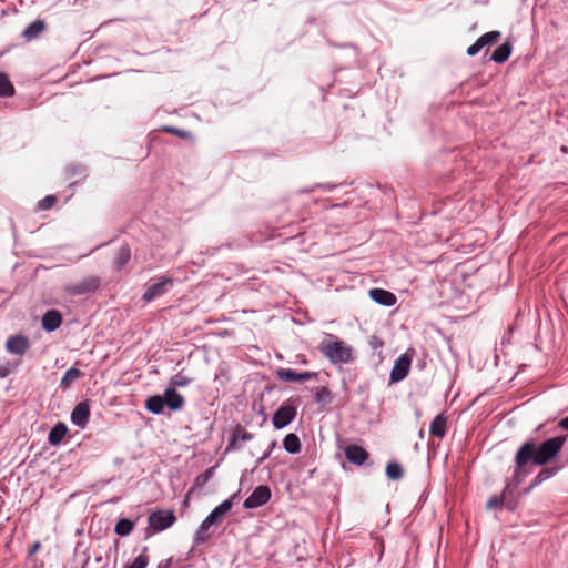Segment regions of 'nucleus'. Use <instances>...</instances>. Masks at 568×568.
Instances as JSON below:
<instances>
[{
  "label": "nucleus",
  "instance_id": "50",
  "mask_svg": "<svg viewBox=\"0 0 568 568\" xmlns=\"http://www.w3.org/2000/svg\"><path fill=\"white\" fill-rule=\"evenodd\" d=\"M534 488H535V487H531V484H530L527 488H525L524 493H525V494H528V493H530Z\"/></svg>",
  "mask_w": 568,
  "mask_h": 568
},
{
  "label": "nucleus",
  "instance_id": "47",
  "mask_svg": "<svg viewBox=\"0 0 568 568\" xmlns=\"http://www.w3.org/2000/svg\"><path fill=\"white\" fill-rule=\"evenodd\" d=\"M335 187V185H332V184H323L321 185V189H322V192L323 191H331Z\"/></svg>",
  "mask_w": 568,
  "mask_h": 568
},
{
  "label": "nucleus",
  "instance_id": "17",
  "mask_svg": "<svg viewBox=\"0 0 568 568\" xmlns=\"http://www.w3.org/2000/svg\"><path fill=\"white\" fill-rule=\"evenodd\" d=\"M368 295L375 303L382 306L389 307L395 305L397 302L394 293L379 287L371 288Z\"/></svg>",
  "mask_w": 568,
  "mask_h": 568
},
{
  "label": "nucleus",
  "instance_id": "45",
  "mask_svg": "<svg viewBox=\"0 0 568 568\" xmlns=\"http://www.w3.org/2000/svg\"><path fill=\"white\" fill-rule=\"evenodd\" d=\"M304 471L307 473V476L304 478V480H306L307 478H313L314 473H316V468L315 467L308 468V469L303 468L302 473H304Z\"/></svg>",
  "mask_w": 568,
  "mask_h": 568
},
{
  "label": "nucleus",
  "instance_id": "6",
  "mask_svg": "<svg viewBox=\"0 0 568 568\" xmlns=\"http://www.w3.org/2000/svg\"><path fill=\"white\" fill-rule=\"evenodd\" d=\"M272 493L268 486L260 485L251 493L244 500L243 507L245 509H256L262 507L271 499Z\"/></svg>",
  "mask_w": 568,
  "mask_h": 568
},
{
  "label": "nucleus",
  "instance_id": "21",
  "mask_svg": "<svg viewBox=\"0 0 568 568\" xmlns=\"http://www.w3.org/2000/svg\"><path fill=\"white\" fill-rule=\"evenodd\" d=\"M68 433V427L64 423H57L49 432L48 443L51 446H59Z\"/></svg>",
  "mask_w": 568,
  "mask_h": 568
},
{
  "label": "nucleus",
  "instance_id": "8",
  "mask_svg": "<svg viewBox=\"0 0 568 568\" xmlns=\"http://www.w3.org/2000/svg\"><path fill=\"white\" fill-rule=\"evenodd\" d=\"M412 359L407 354H402L394 363L389 375V384L398 383L409 373Z\"/></svg>",
  "mask_w": 568,
  "mask_h": 568
},
{
  "label": "nucleus",
  "instance_id": "29",
  "mask_svg": "<svg viewBox=\"0 0 568 568\" xmlns=\"http://www.w3.org/2000/svg\"><path fill=\"white\" fill-rule=\"evenodd\" d=\"M14 94V87L11 83L9 77L0 72V97L1 98H10Z\"/></svg>",
  "mask_w": 568,
  "mask_h": 568
},
{
  "label": "nucleus",
  "instance_id": "20",
  "mask_svg": "<svg viewBox=\"0 0 568 568\" xmlns=\"http://www.w3.org/2000/svg\"><path fill=\"white\" fill-rule=\"evenodd\" d=\"M47 29V23L44 20L37 19L29 23L21 36L26 41H33L40 37V34Z\"/></svg>",
  "mask_w": 568,
  "mask_h": 568
},
{
  "label": "nucleus",
  "instance_id": "34",
  "mask_svg": "<svg viewBox=\"0 0 568 568\" xmlns=\"http://www.w3.org/2000/svg\"><path fill=\"white\" fill-rule=\"evenodd\" d=\"M67 178L87 176V168L82 164H70L67 170Z\"/></svg>",
  "mask_w": 568,
  "mask_h": 568
},
{
  "label": "nucleus",
  "instance_id": "23",
  "mask_svg": "<svg viewBox=\"0 0 568 568\" xmlns=\"http://www.w3.org/2000/svg\"><path fill=\"white\" fill-rule=\"evenodd\" d=\"M447 418L439 414L430 423L429 433L436 438H444L446 435Z\"/></svg>",
  "mask_w": 568,
  "mask_h": 568
},
{
  "label": "nucleus",
  "instance_id": "30",
  "mask_svg": "<svg viewBox=\"0 0 568 568\" xmlns=\"http://www.w3.org/2000/svg\"><path fill=\"white\" fill-rule=\"evenodd\" d=\"M386 476L390 480H399L404 476V470L397 462H390L386 466Z\"/></svg>",
  "mask_w": 568,
  "mask_h": 568
},
{
  "label": "nucleus",
  "instance_id": "46",
  "mask_svg": "<svg viewBox=\"0 0 568 568\" xmlns=\"http://www.w3.org/2000/svg\"><path fill=\"white\" fill-rule=\"evenodd\" d=\"M558 426L562 429H568V416L561 418L559 422H558Z\"/></svg>",
  "mask_w": 568,
  "mask_h": 568
},
{
  "label": "nucleus",
  "instance_id": "48",
  "mask_svg": "<svg viewBox=\"0 0 568 568\" xmlns=\"http://www.w3.org/2000/svg\"><path fill=\"white\" fill-rule=\"evenodd\" d=\"M372 345H373V347H376L377 345L382 346V345H383V343H382V341H379V339L375 338V341H374V342H372Z\"/></svg>",
  "mask_w": 568,
  "mask_h": 568
},
{
  "label": "nucleus",
  "instance_id": "25",
  "mask_svg": "<svg viewBox=\"0 0 568 568\" xmlns=\"http://www.w3.org/2000/svg\"><path fill=\"white\" fill-rule=\"evenodd\" d=\"M81 376H83V372L75 368V367H70L65 373L64 375L62 376L61 381H60V384H59V387L62 389V390H67L71 387V385L78 379L80 378Z\"/></svg>",
  "mask_w": 568,
  "mask_h": 568
},
{
  "label": "nucleus",
  "instance_id": "31",
  "mask_svg": "<svg viewBox=\"0 0 568 568\" xmlns=\"http://www.w3.org/2000/svg\"><path fill=\"white\" fill-rule=\"evenodd\" d=\"M510 491V485L507 484L501 495L491 496L486 504L487 509H495L500 507L505 499L507 498V494Z\"/></svg>",
  "mask_w": 568,
  "mask_h": 568
},
{
  "label": "nucleus",
  "instance_id": "1",
  "mask_svg": "<svg viewBox=\"0 0 568 568\" xmlns=\"http://www.w3.org/2000/svg\"><path fill=\"white\" fill-rule=\"evenodd\" d=\"M566 437L562 435L554 436L536 443L532 439L524 442L515 454V469L513 474L514 488L523 481L528 471L525 467L530 463L535 466H547L562 464L558 456L565 445Z\"/></svg>",
  "mask_w": 568,
  "mask_h": 568
},
{
  "label": "nucleus",
  "instance_id": "27",
  "mask_svg": "<svg viewBox=\"0 0 568 568\" xmlns=\"http://www.w3.org/2000/svg\"><path fill=\"white\" fill-rule=\"evenodd\" d=\"M283 447L288 454H297L301 450V440L296 434H287L283 439Z\"/></svg>",
  "mask_w": 568,
  "mask_h": 568
},
{
  "label": "nucleus",
  "instance_id": "14",
  "mask_svg": "<svg viewBox=\"0 0 568 568\" xmlns=\"http://www.w3.org/2000/svg\"><path fill=\"white\" fill-rule=\"evenodd\" d=\"M345 457L349 463L362 466L368 459L369 454L364 447L352 444L345 448Z\"/></svg>",
  "mask_w": 568,
  "mask_h": 568
},
{
  "label": "nucleus",
  "instance_id": "38",
  "mask_svg": "<svg viewBox=\"0 0 568 568\" xmlns=\"http://www.w3.org/2000/svg\"><path fill=\"white\" fill-rule=\"evenodd\" d=\"M484 48L483 42L478 38L470 47L467 49V54L470 57L476 55Z\"/></svg>",
  "mask_w": 568,
  "mask_h": 568
},
{
  "label": "nucleus",
  "instance_id": "39",
  "mask_svg": "<svg viewBox=\"0 0 568 568\" xmlns=\"http://www.w3.org/2000/svg\"><path fill=\"white\" fill-rule=\"evenodd\" d=\"M333 400L332 393L328 390V388L322 386V407L331 404Z\"/></svg>",
  "mask_w": 568,
  "mask_h": 568
},
{
  "label": "nucleus",
  "instance_id": "26",
  "mask_svg": "<svg viewBox=\"0 0 568 568\" xmlns=\"http://www.w3.org/2000/svg\"><path fill=\"white\" fill-rule=\"evenodd\" d=\"M211 526H215L213 523H207V517L201 523L195 535H194V545L200 546L209 540L211 535L209 534V528Z\"/></svg>",
  "mask_w": 568,
  "mask_h": 568
},
{
  "label": "nucleus",
  "instance_id": "12",
  "mask_svg": "<svg viewBox=\"0 0 568 568\" xmlns=\"http://www.w3.org/2000/svg\"><path fill=\"white\" fill-rule=\"evenodd\" d=\"M254 438V435L245 430L240 424H237L231 433L225 453L241 449L240 442H248Z\"/></svg>",
  "mask_w": 568,
  "mask_h": 568
},
{
  "label": "nucleus",
  "instance_id": "19",
  "mask_svg": "<svg viewBox=\"0 0 568 568\" xmlns=\"http://www.w3.org/2000/svg\"><path fill=\"white\" fill-rule=\"evenodd\" d=\"M42 328L47 332H54L62 324V314L58 310H48L41 320Z\"/></svg>",
  "mask_w": 568,
  "mask_h": 568
},
{
  "label": "nucleus",
  "instance_id": "15",
  "mask_svg": "<svg viewBox=\"0 0 568 568\" xmlns=\"http://www.w3.org/2000/svg\"><path fill=\"white\" fill-rule=\"evenodd\" d=\"M132 253L129 244H122L114 253L112 258V268L115 272H121L131 261Z\"/></svg>",
  "mask_w": 568,
  "mask_h": 568
},
{
  "label": "nucleus",
  "instance_id": "3",
  "mask_svg": "<svg viewBox=\"0 0 568 568\" xmlns=\"http://www.w3.org/2000/svg\"><path fill=\"white\" fill-rule=\"evenodd\" d=\"M176 521L173 510L158 509L152 511L148 517V527L145 529V538H150L154 532H161Z\"/></svg>",
  "mask_w": 568,
  "mask_h": 568
},
{
  "label": "nucleus",
  "instance_id": "33",
  "mask_svg": "<svg viewBox=\"0 0 568 568\" xmlns=\"http://www.w3.org/2000/svg\"><path fill=\"white\" fill-rule=\"evenodd\" d=\"M191 383V378L183 375L182 373H178L174 376L171 377L169 387H173L176 389V387H185Z\"/></svg>",
  "mask_w": 568,
  "mask_h": 568
},
{
  "label": "nucleus",
  "instance_id": "32",
  "mask_svg": "<svg viewBox=\"0 0 568 568\" xmlns=\"http://www.w3.org/2000/svg\"><path fill=\"white\" fill-rule=\"evenodd\" d=\"M148 547L144 546L142 552L130 564L123 568H146L149 565V556L146 555Z\"/></svg>",
  "mask_w": 568,
  "mask_h": 568
},
{
  "label": "nucleus",
  "instance_id": "42",
  "mask_svg": "<svg viewBox=\"0 0 568 568\" xmlns=\"http://www.w3.org/2000/svg\"><path fill=\"white\" fill-rule=\"evenodd\" d=\"M41 548L40 541L33 542V545L29 549V556L34 555Z\"/></svg>",
  "mask_w": 568,
  "mask_h": 568
},
{
  "label": "nucleus",
  "instance_id": "28",
  "mask_svg": "<svg viewBox=\"0 0 568 568\" xmlns=\"http://www.w3.org/2000/svg\"><path fill=\"white\" fill-rule=\"evenodd\" d=\"M135 523L129 518H121L116 521L114 526V532L118 536L125 537L132 532L134 529Z\"/></svg>",
  "mask_w": 568,
  "mask_h": 568
},
{
  "label": "nucleus",
  "instance_id": "10",
  "mask_svg": "<svg viewBox=\"0 0 568 568\" xmlns=\"http://www.w3.org/2000/svg\"><path fill=\"white\" fill-rule=\"evenodd\" d=\"M30 347V341L21 334L11 335L6 342V351L10 354L22 356Z\"/></svg>",
  "mask_w": 568,
  "mask_h": 568
},
{
  "label": "nucleus",
  "instance_id": "16",
  "mask_svg": "<svg viewBox=\"0 0 568 568\" xmlns=\"http://www.w3.org/2000/svg\"><path fill=\"white\" fill-rule=\"evenodd\" d=\"M165 407L172 412L181 410L185 405L184 397L173 387H166L163 394Z\"/></svg>",
  "mask_w": 568,
  "mask_h": 568
},
{
  "label": "nucleus",
  "instance_id": "36",
  "mask_svg": "<svg viewBox=\"0 0 568 568\" xmlns=\"http://www.w3.org/2000/svg\"><path fill=\"white\" fill-rule=\"evenodd\" d=\"M214 474V467L207 468L204 473L200 474L196 479L195 484L197 486H204L213 476Z\"/></svg>",
  "mask_w": 568,
  "mask_h": 568
},
{
  "label": "nucleus",
  "instance_id": "2",
  "mask_svg": "<svg viewBox=\"0 0 568 568\" xmlns=\"http://www.w3.org/2000/svg\"><path fill=\"white\" fill-rule=\"evenodd\" d=\"M322 353L335 365L349 364L355 359L353 347L333 334H325L322 339Z\"/></svg>",
  "mask_w": 568,
  "mask_h": 568
},
{
  "label": "nucleus",
  "instance_id": "35",
  "mask_svg": "<svg viewBox=\"0 0 568 568\" xmlns=\"http://www.w3.org/2000/svg\"><path fill=\"white\" fill-rule=\"evenodd\" d=\"M500 37H501V33L499 31L494 30V31L484 33L483 36L479 37V39H480V42H483L484 47H486V45H490V44H494L495 42H497Z\"/></svg>",
  "mask_w": 568,
  "mask_h": 568
},
{
  "label": "nucleus",
  "instance_id": "4",
  "mask_svg": "<svg viewBox=\"0 0 568 568\" xmlns=\"http://www.w3.org/2000/svg\"><path fill=\"white\" fill-rule=\"evenodd\" d=\"M101 278L98 275H90L79 282L68 284L64 292L72 296L92 294L99 290Z\"/></svg>",
  "mask_w": 568,
  "mask_h": 568
},
{
  "label": "nucleus",
  "instance_id": "40",
  "mask_svg": "<svg viewBox=\"0 0 568 568\" xmlns=\"http://www.w3.org/2000/svg\"><path fill=\"white\" fill-rule=\"evenodd\" d=\"M163 131L172 133L178 136H186L189 134L186 131L181 130L179 128H174V126H164Z\"/></svg>",
  "mask_w": 568,
  "mask_h": 568
},
{
  "label": "nucleus",
  "instance_id": "43",
  "mask_svg": "<svg viewBox=\"0 0 568 568\" xmlns=\"http://www.w3.org/2000/svg\"><path fill=\"white\" fill-rule=\"evenodd\" d=\"M172 565V558H169V559H165V560H162L158 564V567L156 568H170Z\"/></svg>",
  "mask_w": 568,
  "mask_h": 568
},
{
  "label": "nucleus",
  "instance_id": "13",
  "mask_svg": "<svg viewBox=\"0 0 568 568\" xmlns=\"http://www.w3.org/2000/svg\"><path fill=\"white\" fill-rule=\"evenodd\" d=\"M239 493L233 494L229 499L223 500L217 505L206 517L207 523L219 525L226 514L232 509L233 501L237 498Z\"/></svg>",
  "mask_w": 568,
  "mask_h": 568
},
{
  "label": "nucleus",
  "instance_id": "44",
  "mask_svg": "<svg viewBox=\"0 0 568 568\" xmlns=\"http://www.w3.org/2000/svg\"><path fill=\"white\" fill-rule=\"evenodd\" d=\"M10 371L7 366L0 365V378H6Z\"/></svg>",
  "mask_w": 568,
  "mask_h": 568
},
{
  "label": "nucleus",
  "instance_id": "7",
  "mask_svg": "<svg viewBox=\"0 0 568 568\" xmlns=\"http://www.w3.org/2000/svg\"><path fill=\"white\" fill-rule=\"evenodd\" d=\"M173 280L171 277L162 276L155 283H151L146 286L145 292L142 295V300L146 303L154 301L155 298L163 296L169 286H172Z\"/></svg>",
  "mask_w": 568,
  "mask_h": 568
},
{
  "label": "nucleus",
  "instance_id": "11",
  "mask_svg": "<svg viewBox=\"0 0 568 568\" xmlns=\"http://www.w3.org/2000/svg\"><path fill=\"white\" fill-rule=\"evenodd\" d=\"M276 376L278 379L284 382L297 383L311 378H317L318 374L316 372H296L292 368H278L276 371Z\"/></svg>",
  "mask_w": 568,
  "mask_h": 568
},
{
  "label": "nucleus",
  "instance_id": "9",
  "mask_svg": "<svg viewBox=\"0 0 568 568\" xmlns=\"http://www.w3.org/2000/svg\"><path fill=\"white\" fill-rule=\"evenodd\" d=\"M71 423L79 427L85 428L90 420V404L89 400H82L75 405L70 416Z\"/></svg>",
  "mask_w": 568,
  "mask_h": 568
},
{
  "label": "nucleus",
  "instance_id": "5",
  "mask_svg": "<svg viewBox=\"0 0 568 568\" xmlns=\"http://www.w3.org/2000/svg\"><path fill=\"white\" fill-rule=\"evenodd\" d=\"M296 416V406L285 402L274 413L272 423L276 429H282L293 422Z\"/></svg>",
  "mask_w": 568,
  "mask_h": 568
},
{
  "label": "nucleus",
  "instance_id": "18",
  "mask_svg": "<svg viewBox=\"0 0 568 568\" xmlns=\"http://www.w3.org/2000/svg\"><path fill=\"white\" fill-rule=\"evenodd\" d=\"M542 468L538 471L535 478L531 480V487H537L544 481L555 477L560 470L565 468V464H554L541 466Z\"/></svg>",
  "mask_w": 568,
  "mask_h": 568
},
{
  "label": "nucleus",
  "instance_id": "49",
  "mask_svg": "<svg viewBox=\"0 0 568 568\" xmlns=\"http://www.w3.org/2000/svg\"><path fill=\"white\" fill-rule=\"evenodd\" d=\"M314 400L320 402V390H316L314 394Z\"/></svg>",
  "mask_w": 568,
  "mask_h": 568
},
{
  "label": "nucleus",
  "instance_id": "37",
  "mask_svg": "<svg viewBox=\"0 0 568 568\" xmlns=\"http://www.w3.org/2000/svg\"><path fill=\"white\" fill-rule=\"evenodd\" d=\"M55 202L57 199L54 195H47L38 202V209L41 211L49 210L54 205Z\"/></svg>",
  "mask_w": 568,
  "mask_h": 568
},
{
  "label": "nucleus",
  "instance_id": "22",
  "mask_svg": "<svg viewBox=\"0 0 568 568\" xmlns=\"http://www.w3.org/2000/svg\"><path fill=\"white\" fill-rule=\"evenodd\" d=\"M165 399L163 395H152L145 400V409L154 415H161L164 413Z\"/></svg>",
  "mask_w": 568,
  "mask_h": 568
},
{
  "label": "nucleus",
  "instance_id": "24",
  "mask_svg": "<svg viewBox=\"0 0 568 568\" xmlns=\"http://www.w3.org/2000/svg\"><path fill=\"white\" fill-rule=\"evenodd\" d=\"M511 43L509 41L504 42L491 53L490 60L496 63H504L508 60L511 54Z\"/></svg>",
  "mask_w": 568,
  "mask_h": 568
},
{
  "label": "nucleus",
  "instance_id": "41",
  "mask_svg": "<svg viewBox=\"0 0 568 568\" xmlns=\"http://www.w3.org/2000/svg\"><path fill=\"white\" fill-rule=\"evenodd\" d=\"M276 446V442L271 443V447L267 452H265L257 460L256 466L261 465L265 459H267L271 455V450Z\"/></svg>",
  "mask_w": 568,
  "mask_h": 568
}]
</instances>
